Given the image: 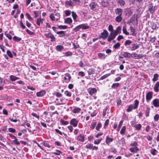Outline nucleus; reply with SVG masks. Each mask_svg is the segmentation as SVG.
Returning <instances> with one entry per match:
<instances>
[{"label":"nucleus","instance_id":"nucleus-1","mask_svg":"<svg viewBox=\"0 0 159 159\" xmlns=\"http://www.w3.org/2000/svg\"><path fill=\"white\" fill-rule=\"evenodd\" d=\"M89 28V26H88L87 24H82L78 25L74 28V30L76 32L79 30L80 29L84 30H86Z\"/></svg>","mask_w":159,"mask_h":159},{"label":"nucleus","instance_id":"nucleus-2","mask_svg":"<svg viewBox=\"0 0 159 159\" xmlns=\"http://www.w3.org/2000/svg\"><path fill=\"white\" fill-rule=\"evenodd\" d=\"M60 14L59 13H52L50 14V17L52 21H55L56 20L57 21L60 18Z\"/></svg>","mask_w":159,"mask_h":159},{"label":"nucleus","instance_id":"nucleus-3","mask_svg":"<svg viewBox=\"0 0 159 159\" xmlns=\"http://www.w3.org/2000/svg\"><path fill=\"white\" fill-rule=\"evenodd\" d=\"M150 12L151 14L152 15L155 11L156 8L155 6H153V4L151 3L148 7V9L147 10Z\"/></svg>","mask_w":159,"mask_h":159},{"label":"nucleus","instance_id":"nucleus-4","mask_svg":"<svg viewBox=\"0 0 159 159\" xmlns=\"http://www.w3.org/2000/svg\"><path fill=\"white\" fill-rule=\"evenodd\" d=\"M153 95V92L150 91L148 92L146 95V98L147 102H148L152 98Z\"/></svg>","mask_w":159,"mask_h":159},{"label":"nucleus","instance_id":"nucleus-5","mask_svg":"<svg viewBox=\"0 0 159 159\" xmlns=\"http://www.w3.org/2000/svg\"><path fill=\"white\" fill-rule=\"evenodd\" d=\"M100 38H102L104 39H106L108 35V33L106 30H104L103 32L101 33Z\"/></svg>","mask_w":159,"mask_h":159},{"label":"nucleus","instance_id":"nucleus-6","mask_svg":"<svg viewBox=\"0 0 159 159\" xmlns=\"http://www.w3.org/2000/svg\"><path fill=\"white\" fill-rule=\"evenodd\" d=\"M78 122L79 121L77 120L76 119L73 118L71 120L70 122V124L74 127H76L77 125Z\"/></svg>","mask_w":159,"mask_h":159},{"label":"nucleus","instance_id":"nucleus-7","mask_svg":"<svg viewBox=\"0 0 159 159\" xmlns=\"http://www.w3.org/2000/svg\"><path fill=\"white\" fill-rule=\"evenodd\" d=\"M89 6L91 9L95 11L96 10L98 5L96 3L93 2L90 3Z\"/></svg>","mask_w":159,"mask_h":159},{"label":"nucleus","instance_id":"nucleus-8","mask_svg":"<svg viewBox=\"0 0 159 159\" xmlns=\"http://www.w3.org/2000/svg\"><path fill=\"white\" fill-rule=\"evenodd\" d=\"M138 15L134 14L133 15L130 19V22L132 23H134L135 21L137 23L138 21Z\"/></svg>","mask_w":159,"mask_h":159},{"label":"nucleus","instance_id":"nucleus-9","mask_svg":"<svg viewBox=\"0 0 159 159\" xmlns=\"http://www.w3.org/2000/svg\"><path fill=\"white\" fill-rule=\"evenodd\" d=\"M133 54V57L136 59H139L142 58H143L144 57L145 55H144L143 54H137L136 53H134Z\"/></svg>","mask_w":159,"mask_h":159},{"label":"nucleus","instance_id":"nucleus-10","mask_svg":"<svg viewBox=\"0 0 159 159\" xmlns=\"http://www.w3.org/2000/svg\"><path fill=\"white\" fill-rule=\"evenodd\" d=\"M115 13L118 16H122L123 10L120 8H117L115 10Z\"/></svg>","mask_w":159,"mask_h":159},{"label":"nucleus","instance_id":"nucleus-11","mask_svg":"<svg viewBox=\"0 0 159 159\" xmlns=\"http://www.w3.org/2000/svg\"><path fill=\"white\" fill-rule=\"evenodd\" d=\"M139 104V102L137 100H135L134 101V104L133 105H130V106H131L132 109H135L137 108Z\"/></svg>","mask_w":159,"mask_h":159},{"label":"nucleus","instance_id":"nucleus-12","mask_svg":"<svg viewBox=\"0 0 159 159\" xmlns=\"http://www.w3.org/2000/svg\"><path fill=\"white\" fill-rule=\"evenodd\" d=\"M77 140L81 142H84V136L83 134H80L77 137Z\"/></svg>","mask_w":159,"mask_h":159},{"label":"nucleus","instance_id":"nucleus-13","mask_svg":"<svg viewBox=\"0 0 159 159\" xmlns=\"http://www.w3.org/2000/svg\"><path fill=\"white\" fill-rule=\"evenodd\" d=\"M46 93V92L44 90H42L36 93V95L39 97H42Z\"/></svg>","mask_w":159,"mask_h":159},{"label":"nucleus","instance_id":"nucleus-14","mask_svg":"<svg viewBox=\"0 0 159 159\" xmlns=\"http://www.w3.org/2000/svg\"><path fill=\"white\" fill-rule=\"evenodd\" d=\"M153 104L155 107H159V99L156 98L153 100Z\"/></svg>","mask_w":159,"mask_h":159},{"label":"nucleus","instance_id":"nucleus-15","mask_svg":"<svg viewBox=\"0 0 159 159\" xmlns=\"http://www.w3.org/2000/svg\"><path fill=\"white\" fill-rule=\"evenodd\" d=\"M159 81H158L155 84L153 87L154 90L155 92H157L159 91Z\"/></svg>","mask_w":159,"mask_h":159},{"label":"nucleus","instance_id":"nucleus-16","mask_svg":"<svg viewBox=\"0 0 159 159\" xmlns=\"http://www.w3.org/2000/svg\"><path fill=\"white\" fill-rule=\"evenodd\" d=\"M132 45V47L131 50V51H134L139 48L140 44L136 43V44H133Z\"/></svg>","mask_w":159,"mask_h":159},{"label":"nucleus","instance_id":"nucleus-17","mask_svg":"<svg viewBox=\"0 0 159 159\" xmlns=\"http://www.w3.org/2000/svg\"><path fill=\"white\" fill-rule=\"evenodd\" d=\"M123 56L125 57L128 58H129L132 56L131 54L126 52H124Z\"/></svg>","mask_w":159,"mask_h":159},{"label":"nucleus","instance_id":"nucleus-18","mask_svg":"<svg viewBox=\"0 0 159 159\" xmlns=\"http://www.w3.org/2000/svg\"><path fill=\"white\" fill-rule=\"evenodd\" d=\"M130 29L131 33V35L133 36H135L137 33L136 32V30L135 28L131 26H130Z\"/></svg>","mask_w":159,"mask_h":159},{"label":"nucleus","instance_id":"nucleus-19","mask_svg":"<svg viewBox=\"0 0 159 159\" xmlns=\"http://www.w3.org/2000/svg\"><path fill=\"white\" fill-rule=\"evenodd\" d=\"M97 92V89L95 88H91L89 91V93L90 95H92Z\"/></svg>","mask_w":159,"mask_h":159},{"label":"nucleus","instance_id":"nucleus-20","mask_svg":"<svg viewBox=\"0 0 159 159\" xmlns=\"http://www.w3.org/2000/svg\"><path fill=\"white\" fill-rule=\"evenodd\" d=\"M65 4L66 5L69 6H73L75 5V4L73 3L71 0L66 1L65 2Z\"/></svg>","mask_w":159,"mask_h":159},{"label":"nucleus","instance_id":"nucleus-21","mask_svg":"<svg viewBox=\"0 0 159 159\" xmlns=\"http://www.w3.org/2000/svg\"><path fill=\"white\" fill-rule=\"evenodd\" d=\"M129 151L133 152H137V151L139 150V148L136 146L134 147V148H131L129 149Z\"/></svg>","mask_w":159,"mask_h":159},{"label":"nucleus","instance_id":"nucleus-22","mask_svg":"<svg viewBox=\"0 0 159 159\" xmlns=\"http://www.w3.org/2000/svg\"><path fill=\"white\" fill-rule=\"evenodd\" d=\"M107 56L105 54L102 53H99L98 54V58L100 59H104Z\"/></svg>","mask_w":159,"mask_h":159},{"label":"nucleus","instance_id":"nucleus-23","mask_svg":"<svg viewBox=\"0 0 159 159\" xmlns=\"http://www.w3.org/2000/svg\"><path fill=\"white\" fill-rule=\"evenodd\" d=\"M109 136H107L106 139V143L107 144H108L110 143L113 141V139L112 138H109Z\"/></svg>","mask_w":159,"mask_h":159},{"label":"nucleus","instance_id":"nucleus-24","mask_svg":"<svg viewBox=\"0 0 159 159\" xmlns=\"http://www.w3.org/2000/svg\"><path fill=\"white\" fill-rule=\"evenodd\" d=\"M56 33L57 34H59V37H63L65 35V32L63 31L57 32Z\"/></svg>","mask_w":159,"mask_h":159},{"label":"nucleus","instance_id":"nucleus-25","mask_svg":"<svg viewBox=\"0 0 159 159\" xmlns=\"http://www.w3.org/2000/svg\"><path fill=\"white\" fill-rule=\"evenodd\" d=\"M44 19L43 18H39L37 19L36 23L38 26H40V23H43V21L44 20Z\"/></svg>","mask_w":159,"mask_h":159},{"label":"nucleus","instance_id":"nucleus-26","mask_svg":"<svg viewBox=\"0 0 159 159\" xmlns=\"http://www.w3.org/2000/svg\"><path fill=\"white\" fill-rule=\"evenodd\" d=\"M159 77V75L157 73L153 75V78L152 79V81L153 82L156 81L158 80V77Z\"/></svg>","mask_w":159,"mask_h":159},{"label":"nucleus","instance_id":"nucleus-27","mask_svg":"<svg viewBox=\"0 0 159 159\" xmlns=\"http://www.w3.org/2000/svg\"><path fill=\"white\" fill-rule=\"evenodd\" d=\"M95 70L93 68L89 69L87 71L89 75H91L94 74Z\"/></svg>","mask_w":159,"mask_h":159},{"label":"nucleus","instance_id":"nucleus-28","mask_svg":"<svg viewBox=\"0 0 159 159\" xmlns=\"http://www.w3.org/2000/svg\"><path fill=\"white\" fill-rule=\"evenodd\" d=\"M72 20L70 18H67L65 19V23L67 24H70L72 22Z\"/></svg>","mask_w":159,"mask_h":159},{"label":"nucleus","instance_id":"nucleus-29","mask_svg":"<svg viewBox=\"0 0 159 159\" xmlns=\"http://www.w3.org/2000/svg\"><path fill=\"white\" fill-rule=\"evenodd\" d=\"M64 47L63 46L61 45H58L56 47V49L58 51H61L63 49Z\"/></svg>","mask_w":159,"mask_h":159},{"label":"nucleus","instance_id":"nucleus-30","mask_svg":"<svg viewBox=\"0 0 159 159\" xmlns=\"http://www.w3.org/2000/svg\"><path fill=\"white\" fill-rule=\"evenodd\" d=\"M81 109L79 107H77L74 109L72 110V112L74 113H78L80 112Z\"/></svg>","mask_w":159,"mask_h":159},{"label":"nucleus","instance_id":"nucleus-31","mask_svg":"<svg viewBox=\"0 0 159 159\" xmlns=\"http://www.w3.org/2000/svg\"><path fill=\"white\" fill-rule=\"evenodd\" d=\"M122 16H118L115 18V20L118 22H120L122 20Z\"/></svg>","mask_w":159,"mask_h":159},{"label":"nucleus","instance_id":"nucleus-32","mask_svg":"<svg viewBox=\"0 0 159 159\" xmlns=\"http://www.w3.org/2000/svg\"><path fill=\"white\" fill-rule=\"evenodd\" d=\"M134 127H135L136 130H140L142 128V125L140 124H135Z\"/></svg>","mask_w":159,"mask_h":159},{"label":"nucleus","instance_id":"nucleus-33","mask_svg":"<svg viewBox=\"0 0 159 159\" xmlns=\"http://www.w3.org/2000/svg\"><path fill=\"white\" fill-rule=\"evenodd\" d=\"M150 152L153 155H155L157 154V151L155 148H152L150 150Z\"/></svg>","mask_w":159,"mask_h":159},{"label":"nucleus","instance_id":"nucleus-34","mask_svg":"<svg viewBox=\"0 0 159 159\" xmlns=\"http://www.w3.org/2000/svg\"><path fill=\"white\" fill-rule=\"evenodd\" d=\"M60 102H61V103H59V105H62V104H64L66 103L68 101L67 99H61L60 100Z\"/></svg>","mask_w":159,"mask_h":159},{"label":"nucleus","instance_id":"nucleus-35","mask_svg":"<svg viewBox=\"0 0 159 159\" xmlns=\"http://www.w3.org/2000/svg\"><path fill=\"white\" fill-rule=\"evenodd\" d=\"M116 1L121 6H124L125 4V2L123 0H116Z\"/></svg>","mask_w":159,"mask_h":159},{"label":"nucleus","instance_id":"nucleus-36","mask_svg":"<svg viewBox=\"0 0 159 159\" xmlns=\"http://www.w3.org/2000/svg\"><path fill=\"white\" fill-rule=\"evenodd\" d=\"M66 76L64 77V79L66 80L68 79L69 81H70L71 79V77L70 75V74L69 73H67L65 75Z\"/></svg>","mask_w":159,"mask_h":159},{"label":"nucleus","instance_id":"nucleus-37","mask_svg":"<svg viewBox=\"0 0 159 159\" xmlns=\"http://www.w3.org/2000/svg\"><path fill=\"white\" fill-rule=\"evenodd\" d=\"M72 16L74 19V20L75 21H76V18L78 16L74 12V11L72 12Z\"/></svg>","mask_w":159,"mask_h":159},{"label":"nucleus","instance_id":"nucleus-38","mask_svg":"<svg viewBox=\"0 0 159 159\" xmlns=\"http://www.w3.org/2000/svg\"><path fill=\"white\" fill-rule=\"evenodd\" d=\"M123 32L126 35H129V33L127 31L125 26H123Z\"/></svg>","mask_w":159,"mask_h":159},{"label":"nucleus","instance_id":"nucleus-39","mask_svg":"<svg viewBox=\"0 0 159 159\" xmlns=\"http://www.w3.org/2000/svg\"><path fill=\"white\" fill-rule=\"evenodd\" d=\"M101 4L103 7H107L108 5V2L102 1Z\"/></svg>","mask_w":159,"mask_h":159},{"label":"nucleus","instance_id":"nucleus-40","mask_svg":"<svg viewBox=\"0 0 159 159\" xmlns=\"http://www.w3.org/2000/svg\"><path fill=\"white\" fill-rule=\"evenodd\" d=\"M132 43V41L130 40H126L124 43V45L126 46L129 45Z\"/></svg>","mask_w":159,"mask_h":159},{"label":"nucleus","instance_id":"nucleus-41","mask_svg":"<svg viewBox=\"0 0 159 159\" xmlns=\"http://www.w3.org/2000/svg\"><path fill=\"white\" fill-rule=\"evenodd\" d=\"M93 144L91 143H88L86 146V148L89 149H92L93 148Z\"/></svg>","mask_w":159,"mask_h":159},{"label":"nucleus","instance_id":"nucleus-42","mask_svg":"<svg viewBox=\"0 0 159 159\" xmlns=\"http://www.w3.org/2000/svg\"><path fill=\"white\" fill-rule=\"evenodd\" d=\"M119 85V83H115L112 84L111 86V87L112 89H115L118 87Z\"/></svg>","mask_w":159,"mask_h":159},{"label":"nucleus","instance_id":"nucleus-43","mask_svg":"<svg viewBox=\"0 0 159 159\" xmlns=\"http://www.w3.org/2000/svg\"><path fill=\"white\" fill-rule=\"evenodd\" d=\"M13 39L14 41L18 42L20 41L21 40V38L18 37L16 36H14L13 37Z\"/></svg>","mask_w":159,"mask_h":159},{"label":"nucleus","instance_id":"nucleus-44","mask_svg":"<svg viewBox=\"0 0 159 159\" xmlns=\"http://www.w3.org/2000/svg\"><path fill=\"white\" fill-rule=\"evenodd\" d=\"M111 75V73H109V74H106L105 75H104L102 76H101V78H100V79L101 80H103L104 79H106V78H107L108 77Z\"/></svg>","mask_w":159,"mask_h":159},{"label":"nucleus","instance_id":"nucleus-45","mask_svg":"<svg viewBox=\"0 0 159 159\" xmlns=\"http://www.w3.org/2000/svg\"><path fill=\"white\" fill-rule=\"evenodd\" d=\"M60 122L63 125H66L69 124V122L68 121H65L62 119H61Z\"/></svg>","mask_w":159,"mask_h":159},{"label":"nucleus","instance_id":"nucleus-46","mask_svg":"<svg viewBox=\"0 0 159 159\" xmlns=\"http://www.w3.org/2000/svg\"><path fill=\"white\" fill-rule=\"evenodd\" d=\"M56 152H53V153L57 155H59L62 153L61 151L58 150H56Z\"/></svg>","mask_w":159,"mask_h":159},{"label":"nucleus","instance_id":"nucleus-47","mask_svg":"<svg viewBox=\"0 0 159 159\" xmlns=\"http://www.w3.org/2000/svg\"><path fill=\"white\" fill-rule=\"evenodd\" d=\"M126 130V127L125 126H123L122 127L121 130L120 132V133L121 134H124L125 133V131Z\"/></svg>","mask_w":159,"mask_h":159},{"label":"nucleus","instance_id":"nucleus-48","mask_svg":"<svg viewBox=\"0 0 159 159\" xmlns=\"http://www.w3.org/2000/svg\"><path fill=\"white\" fill-rule=\"evenodd\" d=\"M118 34V33H117L115 31H114L111 32L110 33V35H112L113 36V38L114 39L115 38L116 36Z\"/></svg>","mask_w":159,"mask_h":159},{"label":"nucleus","instance_id":"nucleus-49","mask_svg":"<svg viewBox=\"0 0 159 159\" xmlns=\"http://www.w3.org/2000/svg\"><path fill=\"white\" fill-rule=\"evenodd\" d=\"M150 109V108L148 107L146 108L145 115L147 117H148L149 115Z\"/></svg>","mask_w":159,"mask_h":159},{"label":"nucleus","instance_id":"nucleus-50","mask_svg":"<svg viewBox=\"0 0 159 159\" xmlns=\"http://www.w3.org/2000/svg\"><path fill=\"white\" fill-rule=\"evenodd\" d=\"M121 27L120 26H118L117 27L116 30H115V31L118 34H120L121 33Z\"/></svg>","mask_w":159,"mask_h":159},{"label":"nucleus","instance_id":"nucleus-51","mask_svg":"<svg viewBox=\"0 0 159 159\" xmlns=\"http://www.w3.org/2000/svg\"><path fill=\"white\" fill-rule=\"evenodd\" d=\"M159 119V115L158 114H156L154 117V119L155 121H157Z\"/></svg>","mask_w":159,"mask_h":159},{"label":"nucleus","instance_id":"nucleus-52","mask_svg":"<svg viewBox=\"0 0 159 159\" xmlns=\"http://www.w3.org/2000/svg\"><path fill=\"white\" fill-rule=\"evenodd\" d=\"M7 53L8 56L10 58H12L13 57L12 53L9 50H7Z\"/></svg>","mask_w":159,"mask_h":159},{"label":"nucleus","instance_id":"nucleus-53","mask_svg":"<svg viewBox=\"0 0 159 159\" xmlns=\"http://www.w3.org/2000/svg\"><path fill=\"white\" fill-rule=\"evenodd\" d=\"M120 45V43L118 42L114 45L113 48H115V49H117L119 48Z\"/></svg>","mask_w":159,"mask_h":159},{"label":"nucleus","instance_id":"nucleus-54","mask_svg":"<svg viewBox=\"0 0 159 159\" xmlns=\"http://www.w3.org/2000/svg\"><path fill=\"white\" fill-rule=\"evenodd\" d=\"M102 140V139H96L94 141V143L95 144H99L101 141Z\"/></svg>","mask_w":159,"mask_h":159},{"label":"nucleus","instance_id":"nucleus-55","mask_svg":"<svg viewBox=\"0 0 159 159\" xmlns=\"http://www.w3.org/2000/svg\"><path fill=\"white\" fill-rule=\"evenodd\" d=\"M109 122V121L108 119H107L106 120L104 126V128L105 129L106 128V126H107L108 125Z\"/></svg>","mask_w":159,"mask_h":159},{"label":"nucleus","instance_id":"nucleus-56","mask_svg":"<svg viewBox=\"0 0 159 159\" xmlns=\"http://www.w3.org/2000/svg\"><path fill=\"white\" fill-rule=\"evenodd\" d=\"M97 124V122H94L92 123L90 126V128L91 129H94L96 125Z\"/></svg>","mask_w":159,"mask_h":159},{"label":"nucleus","instance_id":"nucleus-57","mask_svg":"<svg viewBox=\"0 0 159 159\" xmlns=\"http://www.w3.org/2000/svg\"><path fill=\"white\" fill-rule=\"evenodd\" d=\"M19 24L22 29H24L25 28L26 26L24 25L21 20L20 21Z\"/></svg>","mask_w":159,"mask_h":159},{"label":"nucleus","instance_id":"nucleus-58","mask_svg":"<svg viewBox=\"0 0 159 159\" xmlns=\"http://www.w3.org/2000/svg\"><path fill=\"white\" fill-rule=\"evenodd\" d=\"M43 145L45 147H47L48 148H50L51 147V146L50 145L48 142H44Z\"/></svg>","mask_w":159,"mask_h":159},{"label":"nucleus","instance_id":"nucleus-59","mask_svg":"<svg viewBox=\"0 0 159 159\" xmlns=\"http://www.w3.org/2000/svg\"><path fill=\"white\" fill-rule=\"evenodd\" d=\"M58 27L60 29H66L67 28V26L66 25H58Z\"/></svg>","mask_w":159,"mask_h":159},{"label":"nucleus","instance_id":"nucleus-60","mask_svg":"<svg viewBox=\"0 0 159 159\" xmlns=\"http://www.w3.org/2000/svg\"><path fill=\"white\" fill-rule=\"evenodd\" d=\"M108 109V107H106L103 110V113L102 115L103 116H105L106 114V111Z\"/></svg>","mask_w":159,"mask_h":159},{"label":"nucleus","instance_id":"nucleus-61","mask_svg":"<svg viewBox=\"0 0 159 159\" xmlns=\"http://www.w3.org/2000/svg\"><path fill=\"white\" fill-rule=\"evenodd\" d=\"M101 127V123H98V124L97 125V126L96 127V129L98 130L99 131L100 128Z\"/></svg>","mask_w":159,"mask_h":159},{"label":"nucleus","instance_id":"nucleus-62","mask_svg":"<svg viewBox=\"0 0 159 159\" xmlns=\"http://www.w3.org/2000/svg\"><path fill=\"white\" fill-rule=\"evenodd\" d=\"M114 39V38H113V36L110 34V36L108 37L107 41L108 42H110Z\"/></svg>","mask_w":159,"mask_h":159},{"label":"nucleus","instance_id":"nucleus-63","mask_svg":"<svg viewBox=\"0 0 159 159\" xmlns=\"http://www.w3.org/2000/svg\"><path fill=\"white\" fill-rule=\"evenodd\" d=\"M8 130L9 132L13 133H15L16 132L15 129L11 128H9L8 129Z\"/></svg>","mask_w":159,"mask_h":159},{"label":"nucleus","instance_id":"nucleus-64","mask_svg":"<svg viewBox=\"0 0 159 159\" xmlns=\"http://www.w3.org/2000/svg\"><path fill=\"white\" fill-rule=\"evenodd\" d=\"M65 11L66 16H69L71 14V11L70 10H66Z\"/></svg>","mask_w":159,"mask_h":159}]
</instances>
